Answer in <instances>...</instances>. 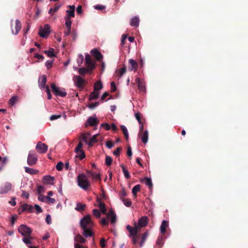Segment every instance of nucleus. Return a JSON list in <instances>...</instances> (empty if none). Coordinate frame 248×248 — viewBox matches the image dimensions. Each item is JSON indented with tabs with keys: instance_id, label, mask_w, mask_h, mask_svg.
<instances>
[{
	"instance_id": "1",
	"label": "nucleus",
	"mask_w": 248,
	"mask_h": 248,
	"mask_svg": "<svg viewBox=\"0 0 248 248\" xmlns=\"http://www.w3.org/2000/svg\"><path fill=\"white\" fill-rule=\"evenodd\" d=\"M85 60L86 68L83 67L78 69V72L81 75H84L86 73L92 71L95 68L94 62L88 54H86Z\"/></svg>"
},
{
	"instance_id": "2",
	"label": "nucleus",
	"mask_w": 248,
	"mask_h": 248,
	"mask_svg": "<svg viewBox=\"0 0 248 248\" xmlns=\"http://www.w3.org/2000/svg\"><path fill=\"white\" fill-rule=\"evenodd\" d=\"M78 185L84 190H88L91 184L87 176L83 173H79L77 176Z\"/></svg>"
},
{
	"instance_id": "3",
	"label": "nucleus",
	"mask_w": 248,
	"mask_h": 248,
	"mask_svg": "<svg viewBox=\"0 0 248 248\" xmlns=\"http://www.w3.org/2000/svg\"><path fill=\"white\" fill-rule=\"evenodd\" d=\"M80 226L82 229L93 228L94 226V223L89 215L84 216L80 222Z\"/></svg>"
},
{
	"instance_id": "4",
	"label": "nucleus",
	"mask_w": 248,
	"mask_h": 248,
	"mask_svg": "<svg viewBox=\"0 0 248 248\" xmlns=\"http://www.w3.org/2000/svg\"><path fill=\"white\" fill-rule=\"evenodd\" d=\"M51 88L53 93L56 96L65 97L67 95L64 88L57 87L54 83L51 84Z\"/></svg>"
},
{
	"instance_id": "5",
	"label": "nucleus",
	"mask_w": 248,
	"mask_h": 248,
	"mask_svg": "<svg viewBox=\"0 0 248 248\" xmlns=\"http://www.w3.org/2000/svg\"><path fill=\"white\" fill-rule=\"evenodd\" d=\"M18 232L24 236V237H30V235L31 234L32 230L27 225L22 224L18 227Z\"/></svg>"
},
{
	"instance_id": "6",
	"label": "nucleus",
	"mask_w": 248,
	"mask_h": 248,
	"mask_svg": "<svg viewBox=\"0 0 248 248\" xmlns=\"http://www.w3.org/2000/svg\"><path fill=\"white\" fill-rule=\"evenodd\" d=\"M38 160V156L34 151H31L28 156L27 163L30 166L35 165Z\"/></svg>"
},
{
	"instance_id": "7",
	"label": "nucleus",
	"mask_w": 248,
	"mask_h": 248,
	"mask_svg": "<svg viewBox=\"0 0 248 248\" xmlns=\"http://www.w3.org/2000/svg\"><path fill=\"white\" fill-rule=\"evenodd\" d=\"M50 26L48 24H45L43 27H41L38 32L39 35L43 38L47 37L49 34Z\"/></svg>"
},
{
	"instance_id": "8",
	"label": "nucleus",
	"mask_w": 248,
	"mask_h": 248,
	"mask_svg": "<svg viewBox=\"0 0 248 248\" xmlns=\"http://www.w3.org/2000/svg\"><path fill=\"white\" fill-rule=\"evenodd\" d=\"M35 149L39 154L46 153L48 150V146L41 141H39L35 147Z\"/></svg>"
},
{
	"instance_id": "9",
	"label": "nucleus",
	"mask_w": 248,
	"mask_h": 248,
	"mask_svg": "<svg viewBox=\"0 0 248 248\" xmlns=\"http://www.w3.org/2000/svg\"><path fill=\"white\" fill-rule=\"evenodd\" d=\"M139 225H138L135 224L134 227H133V230L135 231V232H133V237L132 238V243L134 245H136L139 241V237L138 235V232L140 231L141 228Z\"/></svg>"
},
{
	"instance_id": "10",
	"label": "nucleus",
	"mask_w": 248,
	"mask_h": 248,
	"mask_svg": "<svg viewBox=\"0 0 248 248\" xmlns=\"http://www.w3.org/2000/svg\"><path fill=\"white\" fill-rule=\"evenodd\" d=\"M12 187V184L9 182H6L0 188V194H5L11 190Z\"/></svg>"
},
{
	"instance_id": "11",
	"label": "nucleus",
	"mask_w": 248,
	"mask_h": 248,
	"mask_svg": "<svg viewBox=\"0 0 248 248\" xmlns=\"http://www.w3.org/2000/svg\"><path fill=\"white\" fill-rule=\"evenodd\" d=\"M74 81L76 85L78 88L82 87L84 82V79L79 76H74Z\"/></svg>"
},
{
	"instance_id": "12",
	"label": "nucleus",
	"mask_w": 248,
	"mask_h": 248,
	"mask_svg": "<svg viewBox=\"0 0 248 248\" xmlns=\"http://www.w3.org/2000/svg\"><path fill=\"white\" fill-rule=\"evenodd\" d=\"M87 123L89 125L93 126L97 125L99 123V121L96 116H92L88 119Z\"/></svg>"
},
{
	"instance_id": "13",
	"label": "nucleus",
	"mask_w": 248,
	"mask_h": 248,
	"mask_svg": "<svg viewBox=\"0 0 248 248\" xmlns=\"http://www.w3.org/2000/svg\"><path fill=\"white\" fill-rule=\"evenodd\" d=\"M46 79L47 78L45 75L39 77L38 82L39 83V87L41 89H44L46 86Z\"/></svg>"
},
{
	"instance_id": "14",
	"label": "nucleus",
	"mask_w": 248,
	"mask_h": 248,
	"mask_svg": "<svg viewBox=\"0 0 248 248\" xmlns=\"http://www.w3.org/2000/svg\"><path fill=\"white\" fill-rule=\"evenodd\" d=\"M136 82L138 84L139 90L142 92H145L146 90L145 83L144 81L140 80L139 78L136 79Z\"/></svg>"
},
{
	"instance_id": "15",
	"label": "nucleus",
	"mask_w": 248,
	"mask_h": 248,
	"mask_svg": "<svg viewBox=\"0 0 248 248\" xmlns=\"http://www.w3.org/2000/svg\"><path fill=\"white\" fill-rule=\"evenodd\" d=\"M91 53L98 61H100L103 59V55L96 49H93L91 50Z\"/></svg>"
},
{
	"instance_id": "16",
	"label": "nucleus",
	"mask_w": 248,
	"mask_h": 248,
	"mask_svg": "<svg viewBox=\"0 0 248 248\" xmlns=\"http://www.w3.org/2000/svg\"><path fill=\"white\" fill-rule=\"evenodd\" d=\"M107 218H109L110 222L112 224L114 223L116 221V216L113 210H110L109 213L107 214Z\"/></svg>"
},
{
	"instance_id": "17",
	"label": "nucleus",
	"mask_w": 248,
	"mask_h": 248,
	"mask_svg": "<svg viewBox=\"0 0 248 248\" xmlns=\"http://www.w3.org/2000/svg\"><path fill=\"white\" fill-rule=\"evenodd\" d=\"M169 226L168 221L163 220L161 223L160 230L162 234H164L166 232V229Z\"/></svg>"
},
{
	"instance_id": "18",
	"label": "nucleus",
	"mask_w": 248,
	"mask_h": 248,
	"mask_svg": "<svg viewBox=\"0 0 248 248\" xmlns=\"http://www.w3.org/2000/svg\"><path fill=\"white\" fill-rule=\"evenodd\" d=\"M148 223V217L146 216H143L140 217L139 219L138 224L142 227H144L146 226Z\"/></svg>"
},
{
	"instance_id": "19",
	"label": "nucleus",
	"mask_w": 248,
	"mask_h": 248,
	"mask_svg": "<svg viewBox=\"0 0 248 248\" xmlns=\"http://www.w3.org/2000/svg\"><path fill=\"white\" fill-rule=\"evenodd\" d=\"M22 211H28L29 213H32L33 210V207L28 204H23L21 206Z\"/></svg>"
},
{
	"instance_id": "20",
	"label": "nucleus",
	"mask_w": 248,
	"mask_h": 248,
	"mask_svg": "<svg viewBox=\"0 0 248 248\" xmlns=\"http://www.w3.org/2000/svg\"><path fill=\"white\" fill-rule=\"evenodd\" d=\"M54 177H51L49 175L46 176L43 178V182L46 184L53 185V181Z\"/></svg>"
},
{
	"instance_id": "21",
	"label": "nucleus",
	"mask_w": 248,
	"mask_h": 248,
	"mask_svg": "<svg viewBox=\"0 0 248 248\" xmlns=\"http://www.w3.org/2000/svg\"><path fill=\"white\" fill-rule=\"evenodd\" d=\"M99 92L93 91L90 93L88 100L89 101L96 100L99 97Z\"/></svg>"
},
{
	"instance_id": "22",
	"label": "nucleus",
	"mask_w": 248,
	"mask_h": 248,
	"mask_svg": "<svg viewBox=\"0 0 248 248\" xmlns=\"http://www.w3.org/2000/svg\"><path fill=\"white\" fill-rule=\"evenodd\" d=\"M97 202H99L98 206L100 209V212L103 214H106L107 209L106 208L105 204L101 202L100 200L98 199Z\"/></svg>"
},
{
	"instance_id": "23",
	"label": "nucleus",
	"mask_w": 248,
	"mask_h": 248,
	"mask_svg": "<svg viewBox=\"0 0 248 248\" xmlns=\"http://www.w3.org/2000/svg\"><path fill=\"white\" fill-rule=\"evenodd\" d=\"M129 63L131 65V67H129V69L130 71H136L137 69L138 64L137 62L135 60H134L133 59H130Z\"/></svg>"
},
{
	"instance_id": "24",
	"label": "nucleus",
	"mask_w": 248,
	"mask_h": 248,
	"mask_svg": "<svg viewBox=\"0 0 248 248\" xmlns=\"http://www.w3.org/2000/svg\"><path fill=\"white\" fill-rule=\"evenodd\" d=\"M103 88V85L100 80L97 81L94 84L93 91L99 92Z\"/></svg>"
},
{
	"instance_id": "25",
	"label": "nucleus",
	"mask_w": 248,
	"mask_h": 248,
	"mask_svg": "<svg viewBox=\"0 0 248 248\" xmlns=\"http://www.w3.org/2000/svg\"><path fill=\"white\" fill-rule=\"evenodd\" d=\"M92 228H87L82 229L83 230V235L85 237H88V236H92L93 235V232L91 231V229Z\"/></svg>"
},
{
	"instance_id": "26",
	"label": "nucleus",
	"mask_w": 248,
	"mask_h": 248,
	"mask_svg": "<svg viewBox=\"0 0 248 248\" xmlns=\"http://www.w3.org/2000/svg\"><path fill=\"white\" fill-rule=\"evenodd\" d=\"M141 140L142 141V142L144 143V144H146L147 141H148V132L147 130H145L144 131L143 133H142L141 134Z\"/></svg>"
},
{
	"instance_id": "27",
	"label": "nucleus",
	"mask_w": 248,
	"mask_h": 248,
	"mask_svg": "<svg viewBox=\"0 0 248 248\" xmlns=\"http://www.w3.org/2000/svg\"><path fill=\"white\" fill-rule=\"evenodd\" d=\"M139 18L138 17L135 16L131 19L130 25L131 26L137 27L138 26H139Z\"/></svg>"
},
{
	"instance_id": "28",
	"label": "nucleus",
	"mask_w": 248,
	"mask_h": 248,
	"mask_svg": "<svg viewBox=\"0 0 248 248\" xmlns=\"http://www.w3.org/2000/svg\"><path fill=\"white\" fill-rule=\"evenodd\" d=\"M98 134H95L93 135L89 140V141L88 142V145L92 147L93 145V144L94 143H96L98 141V140H97V137H98Z\"/></svg>"
},
{
	"instance_id": "29",
	"label": "nucleus",
	"mask_w": 248,
	"mask_h": 248,
	"mask_svg": "<svg viewBox=\"0 0 248 248\" xmlns=\"http://www.w3.org/2000/svg\"><path fill=\"white\" fill-rule=\"evenodd\" d=\"M86 172L89 175H90L93 179L96 180H101L100 175L99 173H96L95 172L87 170Z\"/></svg>"
},
{
	"instance_id": "30",
	"label": "nucleus",
	"mask_w": 248,
	"mask_h": 248,
	"mask_svg": "<svg viewBox=\"0 0 248 248\" xmlns=\"http://www.w3.org/2000/svg\"><path fill=\"white\" fill-rule=\"evenodd\" d=\"M86 205L85 204H82L80 202H78L77 203L76 207H75V210L81 212L84 210Z\"/></svg>"
},
{
	"instance_id": "31",
	"label": "nucleus",
	"mask_w": 248,
	"mask_h": 248,
	"mask_svg": "<svg viewBox=\"0 0 248 248\" xmlns=\"http://www.w3.org/2000/svg\"><path fill=\"white\" fill-rule=\"evenodd\" d=\"M21 28V24L20 23V21L18 19H16V26H15V30L16 32L15 33V35H17L19 31H20Z\"/></svg>"
},
{
	"instance_id": "32",
	"label": "nucleus",
	"mask_w": 248,
	"mask_h": 248,
	"mask_svg": "<svg viewBox=\"0 0 248 248\" xmlns=\"http://www.w3.org/2000/svg\"><path fill=\"white\" fill-rule=\"evenodd\" d=\"M148 233L147 232H144L142 235H141V238H140V239H141V241L140 243V247H141L144 242L145 241V240H146L147 237H148Z\"/></svg>"
},
{
	"instance_id": "33",
	"label": "nucleus",
	"mask_w": 248,
	"mask_h": 248,
	"mask_svg": "<svg viewBox=\"0 0 248 248\" xmlns=\"http://www.w3.org/2000/svg\"><path fill=\"white\" fill-rule=\"evenodd\" d=\"M25 170L26 172L29 173L30 174H36L38 172V171L37 170L29 167H25Z\"/></svg>"
},
{
	"instance_id": "34",
	"label": "nucleus",
	"mask_w": 248,
	"mask_h": 248,
	"mask_svg": "<svg viewBox=\"0 0 248 248\" xmlns=\"http://www.w3.org/2000/svg\"><path fill=\"white\" fill-rule=\"evenodd\" d=\"M75 241L80 243H84L85 242L86 239H84L80 234H78L75 236Z\"/></svg>"
},
{
	"instance_id": "35",
	"label": "nucleus",
	"mask_w": 248,
	"mask_h": 248,
	"mask_svg": "<svg viewBox=\"0 0 248 248\" xmlns=\"http://www.w3.org/2000/svg\"><path fill=\"white\" fill-rule=\"evenodd\" d=\"M120 166H121V167L122 169L123 172V173L124 174V175L126 179L130 178V175L129 174V173L128 171L125 169L124 166L123 164H121L120 165Z\"/></svg>"
},
{
	"instance_id": "36",
	"label": "nucleus",
	"mask_w": 248,
	"mask_h": 248,
	"mask_svg": "<svg viewBox=\"0 0 248 248\" xmlns=\"http://www.w3.org/2000/svg\"><path fill=\"white\" fill-rule=\"evenodd\" d=\"M61 5L56 4L54 8H51L49 11L48 13L51 15H52L54 13L56 12L59 8L61 7Z\"/></svg>"
},
{
	"instance_id": "37",
	"label": "nucleus",
	"mask_w": 248,
	"mask_h": 248,
	"mask_svg": "<svg viewBox=\"0 0 248 248\" xmlns=\"http://www.w3.org/2000/svg\"><path fill=\"white\" fill-rule=\"evenodd\" d=\"M140 185H136L132 188V193L135 197L137 196V192L140 190Z\"/></svg>"
},
{
	"instance_id": "38",
	"label": "nucleus",
	"mask_w": 248,
	"mask_h": 248,
	"mask_svg": "<svg viewBox=\"0 0 248 248\" xmlns=\"http://www.w3.org/2000/svg\"><path fill=\"white\" fill-rule=\"evenodd\" d=\"M122 200L124 204L127 207H130L132 204V202L129 199L122 198Z\"/></svg>"
},
{
	"instance_id": "39",
	"label": "nucleus",
	"mask_w": 248,
	"mask_h": 248,
	"mask_svg": "<svg viewBox=\"0 0 248 248\" xmlns=\"http://www.w3.org/2000/svg\"><path fill=\"white\" fill-rule=\"evenodd\" d=\"M144 181L145 185L149 186L150 188H151L153 186V184L152 182V180L150 178L148 177H145L144 179Z\"/></svg>"
},
{
	"instance_id": "40",
	"label": "nucleus",
	"mask_w": 248,
	"mask_h": 248,
	"mask_svg": "<svg viewBox=\"0 0 248 248\" xmlns=\"http://www.w3.org/2000/svg\"><path fill=\"white\" fill-rule=\"evenodd\" d=\"M33 237L30 235V237H24L22 239L23 241L26 245L31 244V240H32Z\"/></svg>"
},
{
	"instance_id": "41",
	"label": "nucleus",
	"mask_w": 248,
	"mask_h": 248,
	"mask_svg": "<svg viewBox=\"0 0 248 248\" xmlns=\"http://www.w3.org/2000/svg\"><path fill=\"white\" fill-rule=\"evenodd\" d=\"M163 237L162 235L159 236L156 241V244L161 247L163 245Z\"/></svg>"
},
{
	"instance_id": "42",
	"label": "nucleus",
	"mask_w": 248,
	"mask_h": 248,
	"mask_svg": "<svg viewBox=\"0 0 248 248\" xmlns=\"http://www.w3.org/2000/svg\"><path fill=\"white\" fill-rule=\"evenodd\" d=\"M17 102V97L14 96L12 97L9 101V103L11 106H14Z\"/></svg>"
},
{
	"instance_id": "43",
	"label": "nucleus",
	"mask_w": 248,
	"mask_h": 248,
	"mask_svg": "<svg viewBox=\"0 0 248 248\" xmlns=\"http://www.w3.org/2000/svg\"><path fill=\"white\" fill-rule=\"evenodd\" d=\"M44 53L46 54L49 57H53L55 56L53 49H52L51 50H45Z\"/></svg>"
},
{
	"instance_id": "44",
	"label": "nucleus",
	"mask_w": 248,
	"mask_h": 248,
	"mask_svg": "<svg viewBox=\"0 0 248 248\" xmlns=\"http://www.w3.org/2000/svg\"><path fill=\"white\" fill-rule=\"evenodd\" d=\"M126 229L129 231L130 234L129 237H132V238L133 237V232H135V231L133 230V228L131 227L129 225H127Z\"/></svg>"
},
{
	"instance_id": "45",
	"label": "nucleus",
	"mask_w": 248,
	"mask_h": 248,
	"mask_svg": "<svg viewBox=\"0 0 248 248\" xmlns=\"http://www.w3.org/2000/svg\"><path fill=\"white\" fill-rule=\"evenodd\" d=\"M112 162V158L109 156H107L105 159V163L107 166H110Z\"/></svg>"
},
{
	"instance_id": "46",
	"label": "nucleus",
	"mask_w": 248,
	"mask_h": 248,
	"mask_svg": "<svg viewBox=\"0 0 248 248\" xmlns=\"http://www.w3.org/2000/svg\"><path fill=\"white\" fill-rule=\"evenodd\" d=\"M66 13H67V15L65 17L70 18L71 17H74L75 16V11L73 10H67Z\"/></svg>"
},
{
	"instance_id": "47",
	"label": "nucleus",
	"mask_w": 248,
	"mask_h": 248,
	"mask_svg": "<svg viewBox=\"0 0 248 248\" xmlns=\"http://www.w3.org/2000/svg\"><path fill=\"white\" fill-rule=\"evenodd\" d=\"M65 26L66 28H71L72 21L70 18L65 17Z\"/></svg>"
},
{
	"instance_id": "48",
	"label": "nucleus",
	"mask_w": 248,
	"mask_h": 248,
	"mask_svg": "<svg viewBox=\"0 0 248 248\" xmlns=\"http://www.w3.org/2000/svg\"><path fill=\"white\" fill-rule=\"evenodd\" d=\"M99 104V102H95V103H90L89 104L87 107L91 109H93L95 107L98 106Z\"/></svg>"
},
{
	"instance_id": "49",
	"label": "nucleus",
	"mask_w": 248,
	"mask_h": 248,
	"mask_svg": "<svg viewBox=\"0 0 248 248\" xmlns=\"http://www.w3.org/2000/svg\"><path fill=\"white\" fill-rule=\"evenodd\" d=\"M93 214L97 217H100L101 216V212L97 209H94L93 210Z\"/></svg>"
},
{
	"instance_id": "50",
	"label": "nucleus",
	"mask_w": 248,
	"mask_h": 248,
	"mask_svg": "<svg viewBox=\"0 0 248 248\" xmlns=\"http://www.w3.org/2000/svg\"><path fill=\"white\" fill-rule=\"evenodd\" d=\"M63 166V163L62 162H59L56 166V169L59 171H61L62 170Z\"/></svg>"
},
{
	"instance_id": "51",
	"label": "nucleus",
	"mask_w": 248,
	"mask_h": 248,
	"mask_svg": "<svg viewBox=\"0 0 248 248\" xmlns=\"http://www.w3.org/2000/svg\"><path fill=\"white\" fill-rule=\"evenodd\" d=\"M82 146H83V144L82 143V142L81 141H80L77 147L75 149V152L77 153H78L79 152H80V151L82 150L81 149L82 147Z\"/></svg>"
},
{
	"instance_id": "52",
	"label": "nucleus",
	"mask_w": 248,
	"mask_h": 248,
	"mask_svg": "<svg viewBox=\"0 0 248 248\" xmlns=\"http://www.w3.org/2000/svg\"><path fill=\"white\" fill-rule=\"evenodd\" d=\"M83 60V56L82 54H79L78 55V59L77 60V63L78 64L79 66L82 63Z\"/></svg>"
},
{
	"instance_id": "53",
	"label": "nucleus",
	"mask_w": 248,
	"mask_h": 248,
	"mask_svg": "<svg viewBox=\"0 0 248 248\" xmlns=\"http://www.w3.org/2000/svg\"><path fill=\"white\" fill-rule=\"evenodd\" d=\"M45 192L44 186H38L37 187V193L38 195L41 194L42 193Z\"/></svg>"
},
{
	"instance_id": "54",
	"label": "nucleus",
	"mask_w": 248,
	"mask_h": 248,
	"mask_svg": "<svg viewBox=\"0 0 248 248\" xmlns=\"http://www.w3.org/2000/svg\"><path fill=\"white\" fill-rule=\"evenodd\" d=\"M122 147H118L115 151H113L114 155L116 156H119L120 154V152L122 151Z\"/></svg>"
},
{
	"instance_id": "55",
	"label": "nucleus",
	"mask_w": 248,
	"mask_h": 248,
	"mask_svg": "<svg viewBox=\"0 0 248 248\" xmlns=\"http://www.w3.org/2000/svg\"><path fill=\"white\" fill-rule=\"evenodd\" d=\"M116 90V86L114 82L112 81L110 83V92L111 93L114 92Z\"/></svg>"
},
{
	"instance_id": "56",
	"label": "nucleus",
	"mask_w": 248,
	"mask_h": 248,
	"mask_svg": "<svg viewBox=\"0 0 248 248\" xmlns=\"http://www.w3.org/2000/svg\"><path fill=\"white\" fill-rule=\"evenodd\" d=\"M100 223L102 226H106L108 224V221L106 218H103L100 221Z\"/></svg>"
},
{
	"instance_id": "57",
	"label": "nucleus",
	"mask_w": 248,
	"mask_h": 248,
	"mask_svg": "<svg viewBox=\"0 0 248 248\" xmlns=\"http://www.w3.org/2000/svg\"><path fill=\"white\" fill-rule=\"evenodd\" d=\"M135 117H136V119L138 120V121L140 124H141V123H143L141 121L140 114V113L138 112V113H135Z\"/></svg>"
},
{
	"instance_id": "58",
	"label": "nucleus",
	"mask_w": 248,
	"mask_h": 248,
	"mask_svg": "<svg viewBox=\"0 0 248 248\" xmlns=\"http://www.w3.org/2000/svg\"><path fill=\"white\" fill-rule=\"evenodd\" d=\"M125 71H126V68L125 67H123L122 68H121L119 70V72H118V75L120 77L124 75V74L125 72Z\"/></svg>"
},
{
	"instance_id": "59",
	"label": "nucleus",
	"mask_w": 248,
	"mask_h": 248,
	"mask_svg": "<svg viewBox=\"0 0 248 248\" xmlns=\"http://www.w3.org/2000/svg\"><path fill=\"white\" fill-rule=\"evenodd\" d=\"M101 126L103 127H104L107 130H109L111 128L110 126L108 123H102L101 124Z\"/></svg>"
},
{
	"instance_id": "60",
	"label": "nucleus",
	"mask_w": 248,
	"mask_h": 248,
	"mask_svg": "<svg viewBox=\"0 0 248 248\" xmlns=\"http://www.w3.org/2000/svg\"><path fill=\"white\" fill-rule=\"evenodd\" d=\"M78 153H79L78 157L80 160H82L85 157V155L83 150L80 151Z\"/></svg>"
},
{
	"instance_id": "61",
	"label": "nucleus",
	"mask_w": 248,
	"mask_h": 248,
	"mask_svg": "<svg viewBox=\"0 0 248 248\" xmlns=\"http://www.w3.org/2000/svg\"><path fill=\"white\" fill-rule=\"evenodd\" d=\"M46 197L47 196H45L43 195L40 194V195H39V196H38V200L40 201L44 202L45 201V200H46Z\"/></svg>"
},
{
	"instance_id": "62",
	"label": "nucleus",
	"mask_w": 248,
	"mask_h": 248,
	"mask_svg": "<svg viewBox=\"0 0 248 248\" xmlns=\"http://www.w3.org/2000/svg\"><path fill=\"white\" fill-rule=\"evenodd\" d=\"M121 129L122 131H123L124 135L128 133V130H127L126 127L124 125H122L121 126Z\"/></svg>"
},
{
	"instance_id": "63",
	"label": "nucleus",
	"mask_w": 248,
	"mask_h": 248,
	"mask_svg": "<svg viewBox=\"0 0 248 248\" xmlns=\"http://www.w3.org/2000/svg\"><path fill=\"white\" fill-rule=\"evenodd\" d=\"M106 240L104 238H102L100 241V246L104 248L106 247Z\"/></svg>"
},
{
	"instance_id": "64",
	"label": "nucleus",
	"mask_w": 248,
	"mask_h": 248,
	"mask_svg": "<svg viewBox=\"0 0 248 248\" xmlns=\"http://www.w3.org/2000/svg\"><path fill=\"white\" fill-rule=\"evenodd\" d=\"M52 61H47L45 63L46 66L47 67V69H49L52 67Z\"/></svg>"
}]
</instances>
